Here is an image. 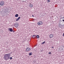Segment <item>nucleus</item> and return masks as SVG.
I'll list each match as a JSON object with an SVG mask.
<instances>
[{
    "instance_id": "14",
    "label": "nucleus",
    "mask_w": 64,
    "mask_h": 64,
    "mask_svg": "<svg viewBox=\"0 0 64 64\" xmlns=\"http://www.w3.org/2000/svg\"><path fill=\"white\" fill-rule=\"evenodd\" d=\"M45 43V42L44 41V42H42V44H44V43Z\"/></svg>"
},
{
    "instance_id": "13",
    "label": "nucleus",
    "mask_w": 64,
    "mask_h": 64,
    "mask_svg": "<svg viewBox=\"0 0 64 64\" xmlns=\"http://www.w3.org/2000/svg\"><path fill=\"white\" fill-rule=\"evenodd\" d=\"M48 2H50V0H47Z\"/></svg>"
},
{
    "instance_id": "19",
    "label": "nucleus",
    "mask_w": 64,
    "mask_h": 64,
    "mask_svg": "<svg viewBox=\"0 0 64 64\" xmlns=\"http://www.w3.org/2000/svg\"><path fill=\"white\" fill-rule=\"evenodd\" d=\"M62 21L64 22V20H62Z\"/></svg>"
},
{
    "instance_id": "22",
    "label": "nucleus",
    "mask_w": 64,
    "mask_h": 64,
    "mask_svg": "<svg viewBox=\"0 0 64 64\" xmlns=\"http://www.w3.org/2000/svg\"><path fill=\"white\" fill-rule=\"evenodd\" d=\"M13 32H14V31H13Z\"/></svg>"
},
{
    "instance_id": "6",
    "label": "nucleus",
    "mask_w": 64,
    "mask_h": 64,
    "mask_svg": "<svg viewBox=\"0 0 64 64\" xmlns=\"http://www.w3.org/2000/svg\"><path fill=\"white\" fill-rule=\"evenodd\" d=\"M30 50H31V49H30V48H26V52H28V51H30Z\"/></svg>"
},
{
    "instance_id": "21",
    "label": "nucleus",
    "mask_w": 64,
    "mask_h": 64,
    "mask_svg": "<svg viewBox=\"0 0 64 64\" xmlns=\"http://www.w3.org/2000/svg\"><path fill=\"white\" fill-rule=\"evenodd\" d=\"M52 48H54V47H52Z\"/></svg>"
},
{
    "instance_id": "3",
    "label": "nucleus",
    "mask_w": 64,
    "mask_h": 64,
    "mask_svg": "<svg viewBox=\"0 0 64 64\" xmlns=\"http://www.w3.org/2000/svg\"><path fill=\"white\" fill-rule=\"evenodd\" d=\"M5 4V2L4 1H2L0 2V5L1 6H4Z\"/></svg>"
},
{
    "instance_id": "2",
    "label": "nucleus",
    "mask_w": 64,
    "mask_h": 64,
    "mask_svg": "<svg viewBox=\"0 0 64 64\" xmlns=\"http://www.w3.org/2000/svg\"><path fill=\"white\" fill-rule=\"evenodd\" d=\"M14 25L15 27L17 28L19 26V24L17 22H16L14 24Z\"/></svg>"
},
{
    "instance_id": "15",
    "label": "nucleus",
    "mask_w": 64,
    "mask_h": 64,
    "mask_svg": "<svg viewBox=\"0 0 64 64\" xmlns=\"http://www.w3.org/2000/svg\"><path fill=\"white\" fill-rule=\"evenodd\" d=\"M49 54H51V52H50L49 53H48Z\"/></svg>"
},
{
    "instance_id": "7",
    "label": "nucleus",
    "mask_w": 64,
    "mask_h": 64,
    "mask_svg": "<svg viewBox=\"0 0 64 64\" xmlns=\"http://www.w3.org/2000/svg\"><path fill=\"white\" fill-rule=\"evenodd\" d=\"M29 6L30 8H32L33 6V5L32 4L30 3L29 4Z\"/></svg>"
},
{
    "instance_id": "20",
    "label": "nucleus",
    "mask_w": 64,
    "mask_h": 64,
    "mask_svg": "<svg viewBox=\"0 0 64 64\" xmlns=\"http://www.w3.org/2000/svg\"><path fill=\"white\" fill-rule=\"evenodd\" d=\"M61 25V24H59V25Z\"/></svg>"
},
{
    "instance_id": "8",
    "label": "nucleus",
    "mask_w": 64,
    "mask_h": 64,
    "mask_svg": "<svg viewBox=\"0 0 64 64\" xmlns=\"http://www.w3.org/2000/svg\"><path fill=\"white\" fill-rule=\"evenodd\" d=\"M9 30L10 32H12L13 31V29L11 28H10Z\"/></svg>"
},
{
    "instance_id": "16",
    "label": "nucleus",
    "mask_w": 64,
    "mask_h": 64,
    "mask_svg": "<svg viewBox=\"0 0 64 64\" xmlns=\"http://www.w3.org/2000/svg\"><path fill=\"white\" fill-rule=\"evenodd\" d=\"M30 55H32V54L31 53H30L29 54Z\"/></svg>"
},
{
    "instance_id": "4",
    "label": "nucleus",
    "mask_w": 64,
    "mask_h": 64,
    "mask_svg": "<svg viewBox=\"0 0 64 64\" xmlns=\"http://www.w3.org/2000/svg\"><path fill=\"white\" fill-rule=\"evenodd\" d=\"M37 24L38 25H42L43 24V22L41 21L38 22L37 23Z\"/></svg>"
},
{
    "instance_id": "10",
    "label": "nucleus",
    "mask_w": 64,
    "mask_h": 64,
    "mask_svg": "<svg viewBox=\"0 0 64 64\" xmlns=\"http://www.w3.org/2000/svg\"><path fill=\"white\" fill-rule=\"evenodd\" d=\"M15 17H18V14H16L15 15Z\"/></svg>"
},
{
    "instance_id": "18",
    "label": "nucleus",
    "mask_w": 64,
    "mask_h": 64,
    "mask_svg": "<svg viewBox=\"0 0 64 64\" xmlns=\"http://www.w3.org/2000/svg\"><path fill=\"white\" fill-rule=\"evenodd\" d=\"M32 17H34V16H33V15H32Z\"/></svg>"
},
{
    "instance_id": "9",
    "label": "nucleus",
    "mask_w": 64,
    "mask_h": 64,
    "mask_svg": "<svg viewBox=\"0 0 64 64\" xmlns=\"http://www.w3.org/2000/svg\"><path fill=\"white\" fill-rule=\"evenodd\" d=\"M20 19V17H18V18L16 19V21H18L19 20V19Z\"/></svg>"
},
{
    "instance_id": "12",
    "label": "nucleus",
    "mask_w": 64,
    "mask_h": 64,
    "mask_svg": "<svg viewBox=\"0 0 64 64\" xmlns=\"http://www.w3.org/2000/svg\"><path fill=\"white\" fill-rule=\"evenodd\" d=\"M36 37H37L38 38H39V36L38 35H37L36 36Z\"/></svg>"
},
{
    "instance_id": "5",
    "label": "nucleus",
    "mask_w": 64,
    "mask_h": 64,
    "mask_svg": "<svg viewBox=\"0 0 64 64\" xmlns=\"http://www.w3.org/2000/svg\"><path fill=\"white\" fill-rule=\"evenodd\" d=\"M54 36L53 35V34H51L49 35V36L50 38H52L53 37V36Z\"/></svg>"
},
{
    "instance_id": "11",
    "label": "nucleus",
    "mask_w": 64,
    "mask_h": 64,
    "mask_svg": "<svg viewBox=\"0 0 64 64\" xmlns=\"http://www.w3.org/2000/svg\"><path fill=\"white\" fill-rule=\"evenodd\" d=\"M32 37L33 38H35V37H36V36H35V35H33L32 36Z\"/></svg>"
},
{
    "instance_id": "17",
    "label": "nucleus",
    "mask_w": 64,
    "mask_h": 64,
    "mask_svg": "<svg viewBox=\"0 0 64 64\" xmlns=\"http://www.w3.org/2000/svg\"><path fill=\"white\" fill-rule=\"evenodd\" d=\"M10 59H12V57H11L10 58Z\"/></svg>"
},
{
    "instance_id": "1",
    "label": "nucleus",
    "mask_w": 64,
    "mask_h": 64,
    "mask_svg": "<svg viewBox=\"0 0 64 64\" xmlns=\"http://www.w3.org/2000/svg\"><path fill=\"white\" fill-rule=\"evenodd\" d=\"M10 54H5L4 56V60H8L10 58Z\"/></svg>"
}]
</instances>
